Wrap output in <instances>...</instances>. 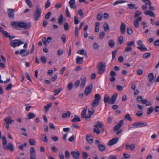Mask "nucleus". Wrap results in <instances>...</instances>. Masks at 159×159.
I'll return each instance as SVG.
<instances>
[{
  "instance_id": "1",
  "label": "nucleus",
  "mask_w": 159,
  "mask_h": 159,
  "mask_svg": "<svg viewBox=\"0 0 159 159\" xmlns=\"http://www.w3.org/2000/svg\"><path fill=\"white\" fill-rule=\"evenodd\" d=\"M11 25L16 28L17 27L23 28L24 30H28L31 26V23L30 22L25 23L23 21H12L11 23Z\"/></svg>"
},
{
  "instance_id": "2",
  "label": "nucleus",
  "mask_w": 159,
  "mask_h": 159,
  "mask_svg": "<svg viewBox=\"0 0 159 159\" xmlns=\"http://www.w3.org/2000/svg\"><path fill=\"white\" fill-rule=\"evenodd\" d=\"M2 140L3 147L5 150L9 149L11 152L14 151L13 146L11 143H9L8 145L7 144V142L5 137L2 138Z\"/></svg>"
},
{
  "instance_id": "3",
  "label": "nucleus",
  "mask_w": 159,
  "mask_h": 159,
  "mask_svg": "<svg viewBox=\"0 0 159 159\" xmlns=\"http://www.w3.org/2000/svg\"><path fill=\"white\" fill-rule=\"evenodd\" d=\"M41 13V8L39 6H37L33 15V19L35 21L38 20L40 16Z\"/></svg>"
},
{
  "instance_id": "4",
  "label": "nucleus",
  "mask_w": 159,
  "mask_h": 159,
  "mask_svg": "<svg viewBox=\"0 0 159 159\" xmlns=\"http://www.w3.org/2000/svg\"><path fill=\"white\" fill-rule=\"evenodd\" d=\"M106 65L103 64L102 62H99L96 68L98 69V73L99 74H102L105 71Z\"/></svg>"
},
{
  "instance_id": "5",
  "label": "nucleus",
  "mask_w": 159,
  "mask_h": 159,
  "mask_svg": "<svg viewBox=\"0 0 159 159\" xmlns=\"http://www.w3.org/2000/svg\"><path fill=\"white\" fill-rule=\"evenodd\" d=\"M24 43L20 39H15L11 41L10 43V45L14 48L19 47Z\"/></svg>"
},
{
  "instance_id": "6",
  "label": "nucleus",
  "mask_w": 159,
  "mask_h": 159,
  "mask_svg": "<svg viewBox=\"0 0 159 159\" xmlns=\"http://www.w3.org/2000/svg\"><path fill=\"white\" fill-rule=\"evenodd\" d=\"M148 125L147 123L146 122L137 121L133 124V127H134V128L143 127L144 126H147Z\"/></svg>"
},
{
  "instance_id": "7",
  "label": "nucleus",
  "mask_w": 159,
  "mask_h": 159,
  "mask_svg": "<svg viewBox=\"0 0 159 159\" xmlns=\"http://www.w3.org/2000/svg\"><path fill=\"white\" fill-rule=\"evenodd\" d=\"M138 44L139 46L138 48L141 51H144L147 50V48L143 44V41L141 40H139L138 41Z\"/></svg>"
},
{
  "instance_id": "8",
  "label": "nucleus",
  "mask_w": 159,
  "mask_h": 159,
  "mask_svg": "<svg viewBox=\"0 0 159 159\" xmlns=\"http://www.w3.org/2000/svg\"><path fill=\"white\" fill-rule=\"evenodd\" d=\"M93 88L92 84H90L89 86L86 88L84 91V94L86 96L88 95L91 92Z\"/></svg>"
},
{
  "instance_id": "9",
  "label": "nucleus",
  "mask_w": 159,
  "mask_h": 159,
  "mask_svg": "<svg viewBox=\"0 0 159 159\" xmlns=\"http://www.w3.org/2000/svg\"><path fill=\"white\" fill-rule=\"evenodd\" d=\"M71 154L75 159H79L80 155L78 151H72L71 152Z\"/></svg>"
},
{
  "instance_id": "10",
  "label": "nucleus",
  "mask_w": 159,
  "mask_h": 159,
  "mask_svg": "<svg viewBox=\"0 0 159 159\" xmlns=\"http://www.w3.org/2000/svg\"><path fill=\"white\" fill-rule=\"evenodd\" d=\"M30 53V51L28 50H25L24 49H21L20 52V54L23 57H25L28 55Z\"/></svg>"
},
{
  "instance_id": "11",
  "label": "nucleus",
  "mask_w": 159,
  "mask_h": 159,
  "mask_svg": "<svg viewBox=\"0 0 159 159\" xmlns=\"http://www.w3.org/2000/svg\"><path fill=\"white\" fill-rule=\"evenodd\" d=\"M93 108L92 107V108L88 109V112L89 115L88 116H86V117H85L86 120L88 118H90L91 117V116L94 114L95 111Z\"/></svg>"
},
{
  "instance_id": "12",
  "label": "nucleus",
  "mask_w": 159,
  "mask_h": 159,
  "mask_svg": "<svg viewBox=\"0 0 159 159\" xmlns=\"http://www.w3.org/2000/svg\"><path fill=\"white\" fill-rule=\"evenodd\" d=\"M14 10L13 9H8L7 10V13L8 17L10 18H12L14 16Z\"/></svg>"
},
{
  "instance_id": "13",
  "label": "nucleus",
  "mask_w": 159,
  "mask_h": 159,
  "mask_svg": "<svg viewBox=\"0 0 159 159\" xmlns=\"http://www.w3.org/2000/svg\"><path fill=\"white\" fill-rule=\"evenodd\" d=\"M110 75L111 77L110 78V81L111 82H114L116 80V78L115 76L116 75V72L113 70L111 71L110 72Z\"/></svg>"
},
{
  "instance_id": "14",
  "label": "nucleus",
  "mask_w": 159,
  "mask_h": 159,
  "mask_svg": "<svg viewBox=\"0 0 159 159\" xmlns=\"http://www.w3.org/2000/svg\"><path fill=\"white\" fill-rule=\"evenodd\" d=\"M118 138H115L111 139L109 141L108 145L109 146L112 145L116 143L118 141Z\"/></svg>"
},
{
  "instance_id": "15",
  "label": "nucleus",
  "mask_w": 159,
  "mask_h": 159,
  "mask_svg": "<svg viewBox=\"0 0 159 159\" xmlns=\"http://www.w3.org/2000/svg\"><path fill=\"white\" fill-rule=\"evenodd\" d=\"M135 148V145L134 143L130 145L126 144L125 146V149L126 150H130L132 151H134Z\"/></svg>"
},
{
  "instance_id": "16",
  "label": "nucleus",
  "mask_w": 159,
  "mask_h": 159,
  "mask_svg": "<svg viewBox=\"0 0 159 159\" xmlns=\"http://www.w3.org/2000/svg\"><path fill=\"white\" fill-rule=\"evenodd\" d=\"M110 98L107 94H105L104 95V101L105 104L107 103H111V101H110Z\"/></svg>"
},
{
  "instance_id": "17",
  "label": "nucleus",
  "mask_w": 159,
  "mask_h": 159,
  "mask_svg": "<svg viewBox=\"0 0 159 159\" xmlns=\"http://www.w3.org/2000/svg\"><path fill=\"white\" fill-rule=\"evenodd\" d=\"M75 2V0H70L69 1V5L71 8L74 9L76 8Z\"/></svg>"
},
{
  "instance_id": "18",
  "label": "nucleus",
  "mask_w": 159,
  "mask_h": 159,
  "mask_svg": "<svg viewBox=\"0 0 159 159\" xmlns=\"http://www.w3.org/2000/svg\"><path fill=\"white\" fill-rule=\"evenodd\" d=\"M117 96H118V94H117V93H114L113 94V95L112 96L110 99L111 104H113L115 103V102L116 100V98H117Z\"/></svg>"
},
{
  "instance_id": "19",
  "label": "nucleus",
  "mask_w": 159,
  "mask_h": 159,
  "mask_svg": "<svg viewBox=\"0 0 159 159\" xmlns=\"http://www.w3.org/2000/svg\"><path fill=\"white\" fill-rule=\"evenodd\" d=\"M125 25L124 22H122L121 23V25L120 26V30L121 33L122 34L125 33Z\"/></svg>"
},
{
  "instance_id": "20",
  "label": "nucleus",
  "mask_w": 159,
  "mask_h": 159,
  "mask_svg": "<svg viewBox=\"0 0 159 159\" xmlns=\"http://www.w3.org/2000/svg\"><path fill=\"white\" fill-rule=\"evenodd\" d=\"M80 79L81 80V82L80 85V87L81 89H82L84 88L85 86L86 78L85 77H84L83 78H81Z\"/></svg>"
},
{
  "instance_id": "21",
  "label": "nucleus",
  "mask_w": 159,
  "mask_h": 159,
  "mask_svg": "<svg viewBox=\"0 0 159 159\" xmlns=\"http://www.w3.org/2000/svg\"><path fill=\"white\" fill-rule=\"evenodd\" d=\"M76 63L78 64H82L83 62V57L77 56L76 59Z\"/></svg>"
},
{
  "instance_id": "22",
  "label": "nucleus",
  "mask_w": 159,
  "mask_h": 159,
  "mask_svg": "<svg viewBox=\"0 0 159 159\" xmlns=\"http://www.w3.org/2000/svg\"><path fill=\"white\" fill-rule=\"evenodd\" d=\"M4 120L6 124H11V123L13 121V120H12L11 117L10 116H8L7 118H4Z\"/></svg>"
},
{
  "instance_id": "23",
  "label": "nucleus",
  "mask_w": 159,
  "mask_h": 159,
  "mask_svg": "<svg viewBox=\"0 0 159 159\" xmlns=\"http://www.w3.org/2000/svg\"><path fill=\"white\" fill-rule=\"evenodd\" d=\"M144 14L146 15H149L151 17H155L154 13L151 11L147 10L146 11L144 12Z\"/></svg>"
},
{
  "instance_id": "24",
  "label": "nucleus",
  "mask_w": 159,
  "mask_h": 159,
  "mask_svg": "<svg viewBox=\"0 0 159 159\" xmlns=\"http://www.w3.org/2000/svg\"><path fill=\"white\" fill-rule=\"evenodd\" d=\"M72 122H80V119L79 117L77 115H75L74 116V118L71 120Z\"/></svg>"
},
{
  "instance_id": "25",
  "label": "nucleus",
  "mask_w": 159,
  "mask_h": 159,
  "mask_svg": "<svg viewBox=\"0 0 159 159\" xmlns=\"http://www.w3.org/2000/svg\"><path fill=\"white\" fill-rule=\"evenodd\" d=\"M103 126V125L101 122L99 121H98L97 124L94 125V126L95 128H98V127L101 128H102Z\"/></svg>"
},
{
  "instance_id": "26",
  "label": "nucleus",
  "mask_w": 159,
  "mask_h": 159,
  "mask_svg": "<svg viewBox=\"0 0 159 159\" xmlns=\"http://www.w3.org/2000/svg\"><path fill=\"white\" fill-rule=\"evenodd\" d=\"M99 102L93 100L91 103V106L93 108L97 107L99 104Z\"/></svg>"
},
{
  "instance_id": "27",
  "label": "nucleus",
  "mask_w": 159,
  "mask_h": 159,
  "mask_svg": "<svg viewBox=\"0 0 159 159\" xmlns=\"http://www.w3.org/2000/svg\"><path fill=\"white\" fill-rule=\"evenodd\" d=\"M71 114V113L69 111H67L66 113H63L62 115V117L65 118L66 117L69 118Z\"/></svg>"
},
{
  "instance_id": "28",
  "label": "nucleus",
  "mask_w": 159,
  "mask_h": 159,
  "mask_svg": "<svg viewBox=\"0 0 159 159\" xmlns=\"http://www.w3.org/2000/svg\"><path fill=\"white\" fill-rule=\"evenodd\" d=\"M94 98H95L94 100L100 102L102 97L99 94H96L94 95Z\"/></svg>"
},
{
  "instance_id": "29",
  "label": "nucleus",
  "mask_w": 159,
  "mask_h": 159,
  "mask_svg": "<svg viewBox=\"0 0 159 159\" xmlns=\"http://www.w3.org/2000/svg\"><path fill=\"white\" fill-rule=\"evenodd\" d=\"M28 118H26V120L32 119L35 117V115L32 112H29L28 115Z\"/></svg>"
},
{
  "instance_id": "30",
  "label": "nucleus",
  "mask_w": 159,
  "mask_h": 159,
  "mask_svg": "<svg viewBox=\"0 0 159 159\" xmlns=\"http://www.w3.org/2000/svg\"><path fill=\"white\" fill-rule=\"evenodd\" d=\"M148 78L149 81L152 82L154 79V75L152 73H149L148 75Z\"/></svg>"
},
{
  "instance_id": "31",
  "label": "nucleus",
  "mask_w": 159,
  "mask_h": 159,
  "mask_svg": "<svg viewBox=\"0 0 159 159\" xmlns=\"http://www.w3.org/2000/svg\"><path fill=\"white\" fill-rule=\"evenodd\" d=\"M52 103L51 102L47 104L46 106H44V108L46 112H47L48 111L49 108L52 106Z\"/></svg>"
},
{
  "instance_id": "32",
  "label": "nucleus",
  "mask_w": 159,
  "mask_h": 159,
  "mask_svg": "<svg viewBox=\"0 0 159 159\" xmlns=\"http://www.w3.org/2000/svg\"><path fill=\"white\" fill-rule=\"evenodd\" d=\"M41 137L42 140L45 142L47 143L48 142V139L47 138L46 135L45 134H42Z\"/></svg>"
},
{
  "instance_id": "33",
  "label": "nucleus",
  "mask_w": 159,
  "mask_h": 159,
  "mask_svg": "<svg viewBox=\"0 0 159 159\" xmlns=\"http://www.w3.org/2000/svg\"><path fill=\"white\" fill-rule=\"evenodd\" d=\"M91 137V136H89L88 135H86V140L89 143H92L93 142V139Z\"/></svg>"
},
{
  "instance_id": "34",
  "label": "nucleus",
  "mask_w": 159,
  "mask_h": 159,
  "mask_svg": "<svg viewBox=\"0 0 159 159\" xmlns=\"http://www.w3.org/2000/svg\"><path fill=\"white\" fill-rule=\"evenodd\" d=\"M87 108V107H86ZM87 110V108H84L83 110L81 113V116L83 118H85L86 116H85L86 111Z\"/></svg>"
},
{
  "instance_id": "35",
  "label": "nucleus",
  "mask_w": 159,
  "mask_h": 159,
  "mask_svg": "<svg viewBox=\"0 0 159 159\" xmlns=\"http://www.w3.org/2000/svg\"><path fill=\"white\" fill-rule=\"evenodd\" d=\"M63 15H60L58 19V23L60 25H62L63 23Z\"/></svg>"
},
{
  "instance_id": "36",
  "label": "nucleus",
  "mask_w": 159,
  "mask_h": 159,
  "mask_svg": "<svg viewBox=\"0 0 159 159\" xmlns=\"http://www.w3.org/2000/svg\"><path fill=\"white\" fill-rule=\"evenodd\" d=\"M98 147L99 150L101 151H104L105 149V146L102 144L98 145Z\"/></svg>"
},
{
  "instance_id": "37",
  "label": "nucleus",
  "mask_w": 159,
  "mask_h": 159,
  "mask_svg": "<svg viewBox=\"0 0 159 159\" xmlns=\"http://www.w3.org/2000/svg\"><path fill=\"white\" fill-rule=\"evenodd\" d=\"M128 6L129 8L130 9H137V7L136 6L135 4H128Z\"/></svg>"
},
{
  "instance_id": "38",
  "label": "nucleus",
  "mask_w": 159,
  "mask_h": 159,
  "mask_svg": "<svg viewBox=\"0 0 159 159\" xmlns=\"http://www.w3.org/2000/svg\"><path fill=\"white\" fill-rule=\"evenodd\" d=\"M62 90V88H61L55 90L54 91V95L55 96L57 95Z\"/></svg>"
},
{
  "instance_id": "39",
  "label": "nucleus",
  "mask_w": 159,
  "mask_h": 159,
  "mask_svg": "<svg viewBox=\"0 0 159 159\" xmlns=\"http://www.w3.org/2000/svg\"><path fill=\"white\" fill-rule=\"evenodd\" d=\"M114 41L113 40H111L108 42V45L111 48H112L114 46Z\"/></svg>"
},
{
  "instance_id": "40",
  "label": "nucleus",
  "mask_w": 159,
  "mask_h": 159,
  "mask_svg": "<svg viewBox=\"0 0 159 159\" xmlns=\"http://www.w3.org/2000/svg\"><path fill=\"white\" fill-rule=\"evenodd\" d=\"M124 119L125 120H128L129 121H131L132 120L129 114H127L125 116Z\"/></svg>"
},
{
  "instance_id": "41",
  "label": "nucleus",
  "mask_w": 159,
  "mask_h": 159,
  "mask_svg": "<svg viewBox=\"0 0 159 159\" xmlns=\"http://www.w3.org/2000/svg\"><path fill=\"white\" fill-rule=\"evenodd\" d=\"M29 143L30 145H34L35 143V141L34 139H29Z\"/></svg>"
},
{
  "instance_id": "42",
  "label": "nucleus",
  "mask_w": 159,
  "mask_h": 159,
  "mask_svg": "<svg viewBox=\"0 0 159 159\" xmlns=\"http://www.w3.org/2000/svg\"><path fill=\"white\" fill-rule=\"evenodd\" d=\"M154 110V108L153 107L151 106L148 109V111L147 112V114L148 115L151 114Z\"/></svg>"
},
{
  "instance_id": "43",
  "label": "nucleus",
  "mask_w": 159,
  "mask_h": 159,
  "mask_svg": "<svg viewBox=\"0 0 159 159\" xmlns=\"http://www.w3.org/2000/svg\"><path fill=\"white\" fill-rule=\"evenodd\" d=\"M103 27L105 31H107L109 30V27L107 23H105L104 24Z\"/></svg>"
},
{
  "instance_id": "44",
  "label": "nucleus",
  "mask_w": 159,
  "mask_h": 159,
  "mask_svg": "<svg viewBox=\"0 0 159 159\" xmlns=\"http://www.w3.org/2000/svg\"><path fill=\"white\" fill-rule=\"evenodd\" d=\"M127 2L126 1H124L123 0L121 1H116L114 3V5L116 6L119 4H121L123 3Z\"/></svg>"
},
{
  "instance_id": "45",
  "label": "nucleus",
  "mask_w": 159,
  "mask_h": 159,
  "mask_svg": "<svg viewBox=\"0 0 159 159\" xmlns=\"http://www.w3.org/2000/svg\"><path fill=\"white\" fill-rule=\"evenodd\" d=\"M3 34V36L6 38H10L11 37V36L10 35L9 33H8L7 31H5L2 33Z\"/></svg>"
},
{
  "instance_id": "46",
  "label": "nucleus",
  "mask_w": 159,
  "mask_h": 159,
  "mask_svg": "<svg viewBox=\"0 0 159 159\" xmlns=\"http://www.w3.org/2000/svg\"><path fill=\"white\" fill-rule=\"evenodd\" d=\"M64 29L65 31H67L69 30V24L67 22H65L64 24Z\"/></svg>"
},
{
  "instance_id": "47",
  "label": "nucleus",
  "mask_w": 159,
  "mask_h": 159,
  "mask_svg": "<svg viewBox=\"0 0 159 159\" xmlns=\"http://www.w3.org/2000/svg\"><path fill=\"white\" fill-rule=\"evenodd\" d=\"M40 60L41 62L45 64L46 62V58L45 56H42L40 57Z\"/></svg>"
},
{
  "instance_id": "48",
  "label": "nucleus",
  "mask_w": 159,
  "mask_h": 159,
  "mask_svg": "<svg viewBox=\"0 0 159 159\" xmlns=\"http://www.w3.org/2000/svg\"><path fill=\"white\" fill-rule=\"evenodd\" d=\"M25 2L29 7L32 8L33 7V6L32 3L30 0H25Z\"/></svg>"
},
{
  "instance_id": "49",
  "label": "nucleus",
  "mask_w": 159,
  "mask_h": 159,
  "mask_svg": "<svg viewBox=\"0 0 159 159\" xmlns=\"http://www.w3.org/2000/svg\"><path fill=\"white\" fill-rule=\"evenodd\" d=\"M86 51L85 50L83 49H81L79 50L77 52V53L81 55H84L85 53L86 52Z\"/></svg>"
},
{
  "instance_id": "50",
  "label": "nucleus",
  "mask_w": 159,
  "mask_h": 159,
  "mask_svg": "<svg viewBox=\"0 0 159 159\" xmlns=\"http://www.w3.org/2000/svg\"><path fill=\"white\" fill-rule=\"evenodd\" d=\"M126 45L128 46H134V45H135L134 41H133L127 42L126 43Z\"/></svg>"
},
{
  "instance_id": "51",
  "label": "nucleus",
  "mask_w": 159,
  "mask_h": 159,
  "mask_svg": "<svg viewBox=\"0 0 159 159\" xmlns=\"http://www.w3.org/2000/svg\"><path fill=\"white\" fill-rule=\"evenodd\" d=\"M30 154H35V151L34 147H31L30 149Z\"/></svg>"
},
{
  "instance_id": "52",
  "label": "nucleus",
  "mask_w": 159,
  "mask_h": 159,
  "mask_svg": "<svg viewBox=\"0 0 159 159\" xmlns=\"http://www.w3.org/2000/svg\"><path fill=\"white\" fill-rule=\"evenodd\" d=\"M117 52V50L116 49L112 52V60H114L115 59V57Z\"/></svg>"
},
{
  "instance_id": "53",
  "label": "nucleus",
  "mask_w": 159,
  "mask_h": 159,
  "mask_svg": "<svg viewBox=\"0 0 159 159\" xmlns=\"http://www.w3.org/2000/svg\"><path fill=\"white\" fill-rule=\"evenodd\" d=\"M73 87V84L72 82L69 83L67 85V89L68 90L70 91L71 90Z\"/></svg>"
},
{
  "instance_id": "54",
  "label": "nucleus",
  "mask_w": 159,
  "mask_h": 159,
  "mask_svg": "<svg viewBox=\"0 0 159 159\" xmlns=\"http://www.w3.org/2000/svg\"><path fill=\"white\" fill-rule=\"evenodd\" d=\"M66 14L67 17L70 18V17L71 15L68 10L67 7H66Z\"/></svg>"
},
{
  "instance_id": "55",
  "label": "nucleus",
  "mask_w": 159,
  "mask_h": 159,
  "mask_svg": "<svg viewBox=\"0 0 159 159\" xmlns=\"http://www.w3.org/2000/svg\"><path fill=\"white\" fill-rule=\"evenodd\" d=\"M151 54L150 53H146L143 55V57L144 58H148L150 56Z\"/></svg>"
},
{
  "instance_id": "56",
  "label": "nucleus",
  "mask_w": 159,
  "mask_h": 159,
  "mask_svg": "<svg viewBox=\"0 0 159 159\" xmlns=\"http://www.w3.org/2000/svg\"><path fill=\"white\" fill-rule=\"evenodd\" d=\"M51 3L49 0H48L45 5V7L46 9L48 8L50 6Z\"/></svg>"
},
{
  "instance_id": "57",
  "label": "nucleus",
  "mask_w": 159,
  "mask_h": 159,
  "mask_svg": "<svg viewBox=\"0 0 159 159\" xmlns=\"http://www.w3.org/2000/svg\"><path fill=\"white\" fill-rule=\"evenodd\" d=\"M52 13L51 12H49L46 14L45 18L46 20H48L49 19L50 16L52 15Z\"/></svg>"
},
{
  "instance_id": "58",
  "label": "nucleus",
  "mask_w": 159,
  "mask_h": 159,
  "mask_svg": "<svg viewBox=\"0 0 159 159\" xmlns=\"http://www.w3.org/2000/svg\"><path fill=\"white\" fill-rule=\"evenodd\" d=\"M63 53V50L62 49H59L57 51V54L58 56H61Z\"/></svg>"
},
{
  "instance_id": "59",
  "label": "nucleus",
  "mask_w": 159,
  "mask_h": 159,
  "mask_svg": "<svg viewBox=\"0 0 159 159\" xmlns=\"http://www.w3.org/2000/svg\"><path fill=\"white\" fill-rule=\"evenodd\" d=\"M27 146V144L26 143H24L22 145H20L18 146L19 148L21 150H23L24 148V147H25Z\"/></svg>"
},
{
  "instance_id": "60",
  "label": "nucleus",
  "mask_w": 159,
  "mask_h": 159,
  "mask_svg": "<svg viewBox=\"0 0 159 159\" xmlns=\"http://www.w3.org/2000/svg\"><path fill=\"white\" fill-rule=\"evenodd\" d=\"M62 6L61 3L59 2L58 3H56L55 4V7L56 9H57L58 8L61 7Z\"/></svg>"
},
{
  "instance_id": "61",
  "label": "nucleus",
  "mask_w": 159,
  "mask_h": 159,
  "mask_svg": "<svg viewBox=\"0 0 159 159\" xmlns=\"http://www.w3.org/2000/svg\"><path fill=\"white\" fill-rule=\"evenodd\" d=\"M121 127L119 125V124H117L116 125L114 128V131H117L120 129Z\"/></svg>"
},
{
  "instance_id": "62",
  "label": "nucleus",
  "mask_w": 159,
  "mask_h": 159,
  "mask_svg": "<svg viewBox=\"0 0 159 159\" xmlns=\"http://www.w3.org/2000/svg\"><path fill=\"white\" fill-rule=\"evenodd\" d=\"M80 83V80H78L76 81L74 83V86L75 88H77Z\"/></svg>"
},
{
  "instance_id": "63",
  "label": "nucleus",
  "mask_w": 159,
  "mask_h": 159,
  "mask_svg": "<svg viewBox=\"0 0 159 159\" xmlns=\"http://www.w3.org/2000/svg\"><path fill=\"white\" fill-rule=\"evenodd\" d=\"M118 42L120 44H122L123 42V38L122 36H120L118 38Z\"/></svg>"
},
{
  "instance_id": "64",
  "label": "nucleus",
  "mask_w": 159,
  "mask_h": 159,
  "mask_svg": "<svg viewBox=\"0 0 159 159\" xmlns=\"http://www.w3.org/2000/svg\"><path fill=\"white\" fill-rule=\"evenodd\" d=\"M12 86V84H9L6 88V90H10L11 89Z\"/></svg>"
}]
</instances>
